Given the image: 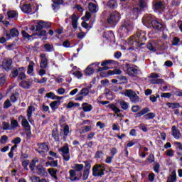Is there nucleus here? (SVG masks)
I'll return each mask as SVG.
<instances>
[{
	"instance_id": "393cba45",
	"label": "nucleus",
	"mask_w": 182,
	"mask_h": 182,
	"mask_svg": "<svg viewBox=\"0 0 182 182\" xmlns=\"http://www.w3.org/2000/svg\"><path fill=\"white\" fill-rule=\"evenodd\" d=\"M7 16L9 19L17 20L18 18V12L15 10H9L7 11Z\"/></svg>"
},
{
	"instance_id": "052dcab7",
	"label": "nucleus",
	"mask_w": 182,
	"mask_h": 182,
	"mask_svg": "<svg viewBox=\"0 0 182 182\" xmlns=\"http://www.w3.org/2000/svg\"><path fill=\"white\" fill-rule=\"evenodd\" d=\"M173 94L174 96L182 97V90L176 89V90L173 91Z\"/></svg>"
},
{
	"instance_id": "7ed1b4c3",
	"label": "nucleus",
	"mask_w": 182,
	"mask_h": 182,
	"mask_svg": "<svg viewBox=\"0 0 182 182\" xmlns=\"http://www.w3.org/2000/svg\"><path fill=\"white\" fill-rule=\"evenodd\" d=\"M83 164H75L73 167L74 170L71 169L68 171V173H70L68 179H70L71 182L80 181L81 179V176H82L81 171L83 170Z\"/></svg>"
},
{
	"instance_id": "6ab92c4d",
	"label": "nucleus",
	"mask_w": 182,
	"mask_h": 182,
	"mask_svg": "<svg viewBox=\"0 0 182 182\" xmlns=\"http://www.w3.org/2000/svg\"><path fill=\"white\" fill-rule=\"evenodd\" d=\"M35 171H37V174L39 176H46L48 175L47 171H46V168L41 164H39L36 166Z\"/></svg>"
},
{
	"instance_id": "e433bc0d",
	"label": "nucleus",
	"mask_w": 182,
	"mask_h": 182,
	"mask_svg": "<svg viewBox=\"0 0 182 182\" xmlns=\"http://www.w3.org/2000/svg\"><path fill=\"white\" fill-rule=\"evenodd\" d=\"M117 61L107 60L102 62L101 66H110L111 65H117Z\"/></svg>"
},
{
	"instance_id": "13d9d810",
	"label": "nucleus",
	"mask_w": 182,
	"mask_h": 182,
	"mask_svg": "<svg viewBox=\"0 0 182 182\" xmlns=\"http://www.w3.org/2000/svg\"><path fill=\"white\" fill-rule=\"evenodd\" d=\"M149 164H153L155 162V157L154 155L151 154L148 156L147 159H146Z\"/></svg>"
},
{
	"instance_id": "f8f14e48",
	"label": "nucleus",
	"mask_w": 182,
	"mask_h": 182,
	"mask_svg": "<svg viewBox=\"0 0 182 182\" xmlns=\"http://www.w3.org/2000/svg\"><path fill=\"white\" fill-rule=\"evenodd\" d=\"M125 97L130 99L132 103H137L139 102V97L132 90H126L124 92Z\"/></svg>"
},
{
	"instance_id": "cd10ccee",
	"label": "nucleus",
	"mask_w": 182,
	"mask_h": 182,
	"mask_svg": "<svg viewBox=\"0 0 182 182\" xmlns=\"http://www.w3.org/2000/svg\"><path fill=\"white\" fill-rule=\"evenodd\" d=\"M61 103L62 101H53L50 103V107H51L53 112H55L59 108V106L61 105Z\"/></svg>"
},
{
	"instance_id": "864d4df0",
	"label": "nucleus",
	"mask_w": 182,
	"mask_h": 182,
	"mask_svg": "<svg viewBox=\"0 0 182 182\" xmlns=\"http://www.w3.org/2000/svg\"><path fill=\"white\" fill-rule=\"evenodd\" d=\"M145 11L141 10L139 7H134V9L132 10V12L134 14V15H139L141 12H144Z\"/></svg>"
},
{
	"instance_id": "2eb2a0df",
	"label": "nucleus",
	"mask_w": 182,
	"mask_h": 182,
	"mask_svg": "<svg viewBox=\"0 0 182 182\" xmlns=\"http://www.w3.org/2000/svg\"><path fill=\"white\" fill-rule=\"evenodd\" d=\"M106 107H107V108L112 109V111L114 112V113H115V114H117V117H120V118L124 117V115H123L122 114H119L122 112V110L119 109L118 108V107L117 105H115V104H114V103L109 104Z\"/></svg>"
},
{
	"instance_id": "774afa93",
	"label": "nucleus",
	"mask_w": 182,
	"mask_h": 182,
	"mask_svg": "<svg viewBox=\"0 0 182 182\" xmlns=\"http://www.w3.org/2000/svg\"><path fill=\"white\" fill-rule=\"evenodd\" d=\"M31 182H40V181L41 180L40 177L36 176H33L31 178Z\"/></svg>"
},
{
	"instance_id": "a211bd4d",
	"label": "nucleus",
	"mask_w": 182,
	"mask_h": 182,
	"mask_svg": "<svg viewBox=\"0 0 182 182\" xmlns=\"http://www.w3.org/2000/svg\"><path fill=\"white\" fill-rule=\"evenodd\" d=\"M52 9L54 12H58L60 8V5H63L65 1L63 0H52Z\"/></svg>"
},
{
	"instance_id": "f704fd0d",
	"label": "nucleus",
	"mask_w": 182,
	"mask_h": 182,
	"mask_svg": "<svg viewBox=\"0 0 182 182\" xmlns=\"http://www.w3.org/2000/svg\"><path fill=\"white\" fill-rule=\"evenodd\" d=\"M38 162V159L37 157L33 159L31 164H29V169L31 171H35V168L37 167L36 164Z\"/></svg>"
},
{
	"instance_id": "de8ad7c7",
	"label": "nucleus",
	"mask_w": 182,
	"mask_h": 182,
	"mask_svg": "<svg viewBox=\"0 0 182 182\" xmlns=\"http://www.w3.org/2000/svg\"><path fill=\"white\" fill-rule=\"evenodd\" d=\"M119 105L121 107V109H122L124 111L127 110V109H129V104L125 101H120Z\"/></svg>"
},
{
	"instance_id": "aec40b11",
	"label": "nucleus",
	"mask_w": 182,
	"mask_h": 182,
	"mask_svg": "<svg viewBox=\"0 0 182 182\" xmlns=\"http://www.w3.org/2000/svg\"><path fill=\"white\" fill-rule=\"evenodd\" d=\"M33 78H29L27 81L26 80L21 81L18 84V86H20L23 89L28 90L31 88V85H33Z\"/></svg>"
},
{
	"instance_id": "5fc2aeb1",
	"label": "nucleus",
	"mask_w": 182,
	"mask_h": 182,
	"mask_svg": "<svg viewBox=\"0 0 182 182\" xmlns=\"http://www.w3.org/2000/svg\"><path fill=\"white\" fill-rule=\"evenodd\" d=\"M9 141V137L6 135H3L0 139V144L5 145Z\"/></svg>"
},
{
	"instance_id": "ea45409f",
	"label": "nucleus",
	"mask_w": 182,
	"mask_h": 182,
	"mask_svg": "<svg viewBox=\"0 0 182 182\" xmlns=\"http://www.w3.org/2000/svg\"><path fill=\"white\" fill-rule=\"evenodd\" d=\"M70 133V127L68 124H65L63 127V139H66V136H68Z\"/></svg>"
},
{
	"instance_id": "3c124183",
	"label": "nucleus",
	"mask_w": 182,
	"mask_h": 182,
	"mask_svg": "<svg viewBox=\"0 0 182 182\" xmlns=\"http://www.w3.org/2000/svg\"><path fill=\"white\" fill-rule=\"evenodd\" d=\"M18 81L23 80L26 79V73L24 70H22L18 73Z\"/></svg>"
},
{
	"instance_id": "338daca9",
	"label": "nucleus",
	"mask_w": 182,
	"mask_h": 182,
	"mask_svg": "<svg viewBox=\"0 0 182 182\" xmlns=\"http://www.w3.org/2000/svg\"><path fill=\"white\" fill-rule=\"evenodd\" d=\"M166 182H176V173L171 175L170 178L167 179Z\"/></svg>"
},
{
	"instance_id": "39448f33",
	"label": "nucleus",
	"mask_w": 182,
	"mask_h": 182,
	"mask_svg": "<svg viewBox=\"0 0 182 182\" xmlns=\"http://www.w3.org/2000/svg\"><path fill=\"white\" fill-rule=\"evenodd\" d=\"M120 18V13L117 11H114L112 13H109V15L107 18V23L112 27H115L119 22Z\"/></svg>"
},
{
	"instance_id": "8fccbe9b",
	"label": "nucleus",
	"mask_w": 182,
	"mask_h": 182,
	"mask_svg": "<svg viewBox=\"0 0 182 182\" xmlns=\"http://www.w3.org/2000/svg\"><path fill=\"white\" fill-rule=\"evenodd\" d=\"M110 65H105V66H102V67H97V71H96L97 73H98L99 72H104L105 70H108L109 69H112V67H109Z\"/></svg>"
},
{
	"instance_id": "79ce46f5",
	"label": "nucleus",
	"mask_w": 182,
	"mask_h": 182,
	"mask_svg": "<svg viewBox=\"0 0 182 182\" xmlns=\"http://www.w3.org/2000/svg\"><path fill=\"white\" fill-rule=\"evenodd\" d=\"M162 6V1H155V4H153V9H154V11H159L161 9Z\"/></svg>"
},
{
	"instance_id": "1a4fd4ad",
	"label": "nucleus",
	"mask_w": 182,
	"mask_h": 182,
	"mask_svg": "<svg viewBox=\"0 0 182 182\" xmlns=\"http://www.w3.org/2000/svg\"><path fill=\"white\" fill-rule=\"evenodd\" d=\"M105 164H95L92 167V176L102 177L105 176Z\"/></svg>"
},
{
	"instance_id": "dca6fc26",
	"label": "nucleus",
	"mask_w": 182,
	"mask_h": 182,
	"mask_svg": "<svg viewBox=\"0 0 182 182\" xmlns=\"http://www.w3.org/2000/svg\"><path fill=\"white\" fill-rule=\"evenodd\" d=\"M13 60L11 58L4 60L2 63V68L6 72H9L12 69Z\"/></svg>"
},
{
	"instance_id": "c756f323",
	"label": "nucleus",
	"mask_w": 182,
	"mask_h": 182,
	"mask_svg": "<svg viewBox=\"0 0 182 182\" xmlns=\"http://www.w3.org/2000/svg\"><path fill=\"white\" fill-rule=\"evenodd\" d=\"M48 171L49 175L51 176L52 178H53L54 180H55V181L58 180V177L57 176V174H58V169H55V168H48Z\"/></svg>"
},
{
	"instance_id": "20e7f679",
	"label": "nucleus",
	"mask_w": 182,
	"mask_h": 182,
	"mask_svg": "<svg viewBox=\"0 0 182 182\" xmlns=\"http://www.w3.org/2000/svg\"><path fill=\"white\" fill-rule=\"evenodd\" d=\"M22 37L24 38H27L28 41L36 39L38 38H41L43 37V41H47L48 36H47V31L42 30L40 31V33H33L32 35H29L26 31H21Z\"/></svg>"
},
{
	"instance_id": "4be33fe9",
	"label": "nucleus",
	"mask_w": 182,
	"mask_h": 182,
	"mask_svg": "<svg viewBox=\"0 0 182 182\" xmlns=\"http://www.w3.org/2000/svg\"><path fill=\"white\" fill-rule=\"evenodd\" d=\"M21 9L22 12H24L25 14H31L33 15L35 14V12H33L31 11V4H24L21 6Z\"/></svg>"
},
{
	"instance_id": "4c0bfd02",
	"label": "nucleus",
	"mask_w": 182,
	"mask_h": 182,
	"mask_svg": "<svg viewBox=\"0 0 182 182\" xmlns=\"http://www.w3.org/2000/svg\"><path fill=\"white\" fill-rule=\"evenodd\" d=\"M149 82L152 85H162L164 82V80L161 78H155L149 80Z\"/></svg>"
},
{
	"instance_id": "72a5a7b5",
	"label": "nucleus",
	"mask_w": 182,
	"mask_h": 182,
	"mask_svg": "<svg viewBox=\"0 0 182 182\" xmlns=\"http://www.w3.org/2000/svg\"><path fill=\"white\" fill-rule=\"evenodd\" d=\"M107 6L110 9H114L118 6L117 0H109L108 3H107Z\"/></svg>"
},
{
	"instance_id": "0e129e2a",
	"label": "nucleus",
	"mask_w": 182,
	"mask_h": 182,
	"mask_svg": "<svg viewBox=\"0 0 182 182\" xmlns=\"http://www.w3.org/2000/svg\"><path fill=\"white\" fill-rule=\"evenodd\" d=\"M6 83V77L3 74H0V87H2Z\"/></svg>"
},
{
	"instance_id": "69168bd1",
	"label": "nucleus",
	"mask_w": 182,
	"mask_h": 182,
	"mask_svg": "<svg viewBox=\"0 0 182 182\" xmlns=\"http://www.w3.org/2000/svg\"><path fill=\"white\" fill-rule=\"evenodd\" d=\"M179 42H180V39H179L178 37H173V41H172V46H178Z\"/></svg>"
},
{
	"instance_id": "49530a36",
	"label": "nucleus",
	"mask_w": 182,
	"mask_h": 182,
	"mask_svg": "<svg viewBox=\"0 0 182 182\" xmlns=\"http://www.w3.org/2000/svg\"><path fill=\"white\" fill-rule=\"evenodd\" d=\"M59 152H62V154H70V149L68 145L67 146H63V147H61L60 149H59L58 150Z\"/></svg>"
},
{
	"instance_id": "e2e57ef3",
	"label": "nucleus",
	"mask_w": 182,
	"mask_h": 182,
	"mask_svg": "<svg viewBox=\"0 0 182 182\" xmlns=\"http://www.w3.org/2000/svg\"><path fill=\"white\" fill-rule=\"evenodd\" d=\"M11 128L13 129H16L17 127H19V124H18V122L16 119H11Z\"/></svg>"
},
{
	"instance_id": "6e6d98bb",
	"label": "nucleus",
	"mask_w": 182,
	"mask_h": 182,
	"mask_svg": "<svg viewBox=\"0 0 182 182\" xmlns=\"http://www.w3.org/2000/svg\"><path fill=\"white\" fill-rule=\"evenodd\" d=\"M146 47L151 52L155 53L157 51V50L156 49V47H154V45L151 43H148L147 46H146Z\"/></svg>"
},
{
	"instance_id": "5701e85b",
	"label": "nucleus",
	"mask_w": 182,
	"mask_h": 182,
	"mask_svg": "<svg viewBox=\"0 0 182 182\" xmlns=\"http://www.w3.org/2000/svg\"><path fill=\"white\" fill-rule=\"evenodd\" d=\"M172 135L174 139L178 140L181 138L182 134L180 132L179 129H176V126L172 127Z\"/></svg>"
},
{
	"instance_id": "423d86ee",
	"label": "nucleus",
	"mask_w": 182,
	"mask_h": 182,
	"mask_svg": "<svg viewBox=\"0 0 182 182\" xmlns=\"http://www.w3.org/2000/svg\"><path fill=\"white\" fill-rule=\"evenodd\" d=\"M132 29V23L129 21H124L122 22V24H121V26L119 27L117 32H119V36L121 38H126L127 33L130 32V30Z\"/></svg>"
},
{
	"instance_id": "09e8293b",
	"label": "nucleus",
	"mask_w": 182,
	"mask_h": 182,
	"mask_svg": "<svg viewBox=\"0 0 182 182\" xmlns=\"http://www.w3.org/2000/svg\"><path fill=\"white\" fill-rule=\"evenodd\" d=\"M30 164V161L29 160H23L21 161V166L23 167L25 171H29V168H28V166Z\"/></svg>"
},
{
	"instance_id": "412c9836",
	"label": "nucleus",
	"mask_w": 182,
	"mask_h": 182,
	"mask_svg": "<svg viewBox=\"0 0 182 182\" xmlns=\"http://www.w3.org/2000/svg\"><path fill=\"white\" fill-rule=\"evenodd\" d=\"M25 68L24 67H20L18 68H14L13 70H11L10 74V77L11 78H16L18 77L20 73L24 71Z\"/></svg>"
},
{
	"instance_id": "f3484780",
	"label": "nucleus",
	"mask_w": 182,
	"mask_h": 182,
	"mask_svg": "<svg viewBox=\"0 0 182 182\" xmlns=\"http://www.w3.org/2000/svg\"><path fill=\"white\" fill-rule=\"evenodd\" d=\"M39 58H41V61H40V68H41V69H47L48 58L46 53H43L40 54Z\"/></svg>"
},
{
	"instance_id": "9d476101",
	"label": "nucleus",
	"mask_w": 182,
	"mask_h": 182,
	"mask_svg": "<svg viewBox=\"0 0 182 182\" xmlns=\"http://www.w3.org/2000/svg\"><path fill=\"white\" fill-rule=\"evenodd\" d=\"M92 88V85H90L89 87H85L82 88V90L78 92L77 95H75V101H82L84 97H86L90 95V89Z\"/></svg>"
},
{
	"instance_id": "37998d69",
	"label": "nucleus",
	"mask_w": 182,
	"mask_h": 182,
	"mask_svg": "<svg viewBox=\"0 0 182 182\" xmlns=\"http://www.w3.org/2000/svg\"><path fill=\"white\" fill-rule=\"evenodd\" d=\"M46 167H48V166H50L52 168L58 167V160H54V161H52L51 162L50 161H47L46 163Z\"/></svg>"
},
{
	"instance_id": "c03bdc74",
	"label": "nucleus",
	"mask_w": 182,
	"mask_h": 182,
	"mask_svg": "<svg viewBox=\"0 0 182 182\" xmlns=\"http://www.w3.org/2000/svg\"><path fill=\"white\" fill-rule=\"evenodd\" d=\"M10 35L11 38H17L19 35V31L17 30L16 28H13L10 30Z\"/></svg>"
},
{
	"instance_id": "a878e982",
	"label": "nucleus",
	"mask_w": 182,
	"mask_h": 182,
	"mask_svg": "<svg viewBox=\"0 0 182 182\" xmlns=\"http://www.w3.org/2000/svg\"><path fill=\"white\" fill-rule=\"evenodd\" d=\"M71 20L73 21L71 25H73V29L76 30L77 28V21L79 20V17L76 16L75 13L71 16Z\"/></svg>"
},
{
	"instance_id": "bb28decb",
	"label": "nucleus",
	"mask_w": 182,
	"mask_h": 182,
	"mask_svg": "<svg viewBox=\"0 0 182 182\" xmlns=\"http://www.w3.org/2000/svg\"><path fill=\"white\" fill-rule=\"evenodd\" d=\"M82 109L85 112H90L93 109V106L89 103L85 102L82 104Z\"/></svg>"
},
{
	"instance_id": "603ef678",
	"label": "nucleus",
	"mask_w": 182,
	"mask_h": 182,
	"mask_svg": "<svg viewBox=\"0 0 182 182\" xmlns=\"http://www.w3.org/2000/svg\"><path fill=\"white\" fill-rule=\"evenodd\" d=\"M92 130V127L91 126H85L82 127V129L80 132V134H85L88 132H91Z\"/></svg>"
},
{
	"instance_id": "680f3d73",
	"label": "nucleus",
	"mask_w": 182,
	"mask_h": 182,
	"mask_svg": "<svg viewBox=\"0 0 182 182\" xmlns=\"http://www.w3.org/2000/svg\"><path fill=\"white\" fill-rule=\"evenodd\" d=\"M44 48L46 52H52L54 50V47H53L50 44H45Z\"/></svg>"
},
{
	"instance_id": "4468645a",
	"label": "nucleus",
	"mask_w": 182,
	"mask_h": 182,
	"mask_svg": "<svg viewBox=\"0 0 182 182\" xmlns=\"http://www.w3.org/2000/svg\"><path fill=\"white\" fill-rule=\"evenodd\" d=\"M100 76L101 77H109V76H112L114 75H121L122 74V70L119 69H114L113 70H109L108 72H105V71H100Z\"/></svg>"
},
{
	"instance_id": "ddd939ff",
	"label": "nucleus",
	"mask_w": 182,
	"mask_h": 182,
	"mask_svg": "<svg viewBox=\"0 0 182 182\" xmlns=\"http://www.w3.org/2000/svg\"><path fill=\"white\" fill-rule=\"evenodd\" d=\"M52 25L51 23L49 21H39L37 24L36 25V32L41 33L42 29H50L51 28Z\"/></svg>"
},
{
	"instance_id": "2f4dec72",
	"label": "nucleus",
	"mask_w": 182,
	"mask_h": 182,
	"mask_svg": "<svg viewBox=\"0 0 182 182\" xmlns=\"http://www.w3.org/2000/svg\"><path fill=\"white\" fill-rule=\"evenodd\" d=\"M102 37L106 38V40L110 41L114 37V34L112 33V31H107L103 33Z\"/></svg>"
},
{
	"instance_id": "7c9ffc66",
	"label": "nucleus",
	"mask_w": 182,
	"mask_h": 182,
	"mask_svg": "<svg viewBox=\"0 0 182 182\" xmlns=\"http://www.w3.org/2000/svg\"><path fill=\"white\" fill-rule=\"evenodd\" d=\"M87 9L89 10L90 12L94 14V13H97L98 11L97 5L95 4L92 2H90L87 5Z\"/></svg>"
},
{
	"instance_id": "c85d7f7f",
	"label": "nucleus",
	"mask_w": 182,
	"mask_h": 182,
	"mask_svg": "<svg viewBox=\"0 0 182 182\" xmlns=\"http://www.w3.org/2000/svg\"><path fill=\"white\" fill-rule=\"evenodd\" d=\"M22 127L24 129V130L26 132L25 134H26V136H27V139H31L32 136H33V134L31 133V125L25 126V127Z\"/></svg>"
},
{
	"instance_id": "c9c22d12",
	"label": "nucleus",
	"mask_w": 182,
	"mask_h": 182,
	"mask_svg": "<svg viewBox=\"0 0 182 182\" xmlns=\"http://www.w3.org/2000/svg\"><path fill=\"white\" fill-rule=\"evenodd\" d=\"M52 137L55 141H60V137H59V132L58 129L56 128H54L52 130Z\"/></svg>"
},
{
	"instance_id": "6e6552de",
	"label": "nucleus",
	"mask_w": 182,
	"mask_h": 182,
	"mask_svg": "<svg viewBox=\"0 0 182 182\" xmlns=\"http://www.w3.org/2000/svg\"><path fill=\"white\" fill-rule=\"evenodd\" d=\"M123 66L126 68L127 74L131 77H136V76L139 75V70L136 69L139 68V67L136 65L125 63L123 64Z\"/></svg>"
},
{
	"instance_id": "4d7b16f0",
	"label": "nucleus",
	"mask_w": 182,
	"mask_h": 182,
	"mask_svg": "<svg viewBox=\"0 0 182 182\" xmlns=\"http://www.w3.org/2000/svg\"><path fill=\"white\" fill-rule=\"evenodd\" d=\"M90 171H88L87 170L84 171L82 172V176H81L82 181H87V179H88V176H90Z\"/></svg>"
},
{
	"instance_id": "f03ea898",
	"label": "nucleus",
	"mask_w": 182,
	"mask_h": 182,
	"mask_svg": "<svg viewBox=\"0 0 182 182\" xmlns=\"http://www.w3.org/2000/svg\"><path fill=\"white\" fill-rule=\"evenodd\" d=\"M146 41V33L144 31H138L134 36H131L127 39V43L129 46H135L141 48Z\"/></svg>"
},
{
	"instance_id": "a18cd8bd",
	"label": "nucleus",
	"mask_w": 182,
	"mask_h": 182,
	"mask_svg": "<svg viewBox=\"0 0 182 182\" xmlns=\"http://www.w3.org/2000/svg\"><path fill=\"white\" fill-rule=\"evenodd\" d=\"M155 117H156V114L154 112L146 113L144 116L145 120L154 119Z\"/></svg>"
},
{
	"instance_id": "b1692460",
	"label": "nucleus",
	"mask_w": 182,
	"mask_h": 182,
	"mask_svg": "<svg viewBox=\"0 0 182 182\" xmlns=\"http://www.w3.org/2000/svg\"><path fill=\"white\" fill-rule=\"evenodd\" d=\"M138 8L141 9V11H146L148 9V4L146 0H138Z\"/></svg>"
},
{
	"instance_id": "473e14b6",
	"label": "nucleus",
	"mask_w": 182,
	"mask_h": 182,
	"mask_svg": "<svg viewBox=\"0 0 182 182\" xmlns=\"http://www.w3.org/2000/svg\"><path fill=\"white\" fill-rule=\"evenodd\" d=\"M166 106L168 107L169 109H172L182 108V106L178 102H174V103L167 102Z\"/></svg>"
},
{
	"instance_id": "58836bf2",
	"label": "nucleus",
	"mask_w": 182,
	"mask_h": 182,
	"mask_svg": "<svg viewBox=\"0 0 182 182\" xmlns=\"http://www.w3.org/2000/svg\"><path fill=\"white\" fill-rule=\"evenodd\" d=\"M20 94L19 92H15L14 94H12L10 97V100L12 103H16L19 99Z\"/></svg>"
},
{
	"instance_id": "f257e3e1",
	"label": "nucleus",
	"mask_w": 182,
	"mask_h": 182,
	"mask_svg": "<svg viewBox=\"0 0 182 182\" xmlns=\"http://www.w3.org/2000/svg\"><path fill=\"white\" fill-rule=\"evenodd\" d=\"M142 23L147 28H152L160 32H163L165 30L164 24L150 14H146L142 18Z\"/></svg>"
},
{
	"instance_id": "a19ab883",
	"label": "nucleus",
	"mask_w": 182,
	"mask_h": 182,
	"mask_svg": "<svg viewBox=\"0 0 182 182\" xmlns=\"http://www.w3.org/2000/svg\"><path fill=\"white\" fill-rule=\"evenodd\" d=\"M37 145L39 147V149H41L42 151H48L49 150L48 146L47 145L46 142L38 143Z\"/></svg>"
},
{
	"instance_id": "0eeeda50",
	"label": "nucleus",
	"mask_w": 182,
	"mask_h": 182,
	"mask_svg": "<svg viewBox=\"0 0 182 182\" xmlns=\"http://www.w3.org/2000/svg\"><path fill=\"white\" fill-rule=\"evenodd\" d=\"M141 107L139 105H134L133 107H132L131 112H133V113H135L134 114L135 118L136 119L140 118L144 114H146L150 112V109L147 107L143 108L141 110Z\"/></svg>"
},
{
	"instance_id": "bf43d9fd",
	"label": "nucleus",
	"mask_w": 182,
	"mask_h": 182,
	"mask_svg": "<svg viewBox=\"0 0 182 182\" xmlns=\"http://www.w3.org/2000/svg\"><path fill=\"white\" fill-rule=\"evenodd\" d=\"M33 115V107H28L27 109V117L28 120H29Z\"/></svg>"
},
{
	"instance_id": "9b49d317",
	"label": "nucleus",
	"mask_w": 182,
	"mask_h": 182,
	"mask_svg": "<svg viewBox=\"0 0 182 182\" xmlns=\"http://www.w3.org/2000/svg\"><path fill=\"white\" fill-rule=\"evenodd\" d=\"M99 65H100V62H95L94 63L90 64L84 70L85 76H91L95 73V72H97V68Z\"/></svg>"
}]
</instances>
